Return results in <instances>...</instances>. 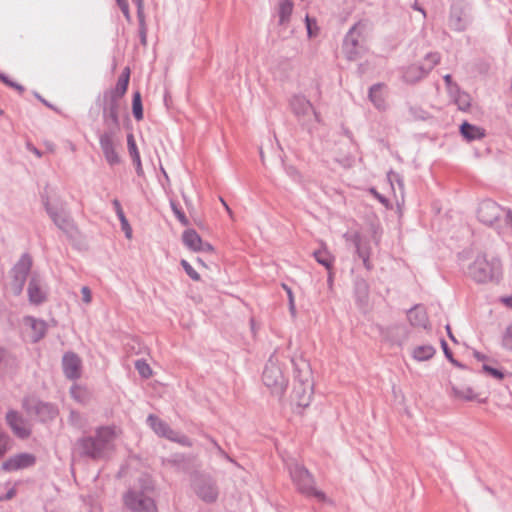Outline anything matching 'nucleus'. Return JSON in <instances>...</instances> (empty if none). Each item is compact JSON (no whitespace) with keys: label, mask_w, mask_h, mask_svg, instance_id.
Masks as SVG:
<instances>
[{"label":"nucleus","mask_w":512,"mask_h":512,"mask_svg":"<svg viewBox=\"0 0 512 512\" xmlns=\"http://www.w3.org/2000/svg\"><path fill=\"white\" fill-rule=\"evenodd\" d=\"M124 506L131 512H158L154 488L147 482H139L123 494Z\"/></svg>","instance_id":"obj_1"},{"label":"nucleus","mask_w":512,"mask_h":512,"mask_svg":"<svg viewBox=\"0 0 512 512\" xmlns=\"http://www.w3.org/2000/svg\"><path fill=\"white\" fill-rule=\"evenodd\" d=\"M120 434L116 427H101L95 438H86L81 442L83 451L93 457L102 458L114 450L113 441Z\"/></svg>","instance_id":"obj_2"},{"label":"nucleus","mask_w":512,"mask_h":512,"mask_svg":"<svg viewBox=\"0 0 512 512\" xmlns=\"http://www.w3.org/2000/svg\"><path fill=\"white\" fill-rule=\"evenodd\" d=\"M468 273L477 282L492 281L501 276V263L497 258L488 260L486 255L477 254L468 267Z\"/></svg>","instance_id":"obj_3"},{"label":"nucleus","mask_w":512,"mask_h":512,"mask_svg":"<svg viewBox=\"0 0 512 512\" xmlns=\"http://www.w3.org/2000/svg\"><path fill=\"white\" fill-rule=\"evenodd\" d=\"M262 379L264 385L273 395L277 397L283 396L287 388L288 381L278 366L274 364L266 366Z\"/></svg>","instance_id":"obj_4"},{"label":"nucleus","mask_w":512,"mask_h":512,"mask_svg":"<svg viewBox=\"0 0 512 512\" xmlns=\"http://www.w3.org/2000/svg\"><path fill=\"white\" fill-rule=\"evenodd\" d=\"M148 422L151 428L158 435L165 437L171 441L181 443L182 445H190V441L186 436L180 435L173 431L165 422L161 421L154 415L148 417Z\"/></svg>","instance_id":"obj_5"},{"label":"nucleus","mask_w":512,"mask_h":512,"mask_svg":"<svg viewBox=\"0 0 512 512\" xmlns=\"http://www.w3.org/2000/svg\"><path fill=\"white\" fill-rule=\"evenodd\" d=\"M184 245L194 252H214L211 244L204 242L200 235L194 229H187L182 234Z\"/></svg>","instance_id":"obj_6"},{"label":"nucleus","mask_w":512,"mask_h":512,"mask_svg":"<svg viewBox=\"0 0 512 512\" xmlns=\"http://www.w3.org/2000/svg\"><path fill=\"white\" fill-rule=\"evenodd\" d=\"M62 368L64 375L68 379H78L81 376L82 360L77 354L67 352L62 358Z\"/></svg>","instance_id":"obj_7"},{"label":"nucleus","mask_w":512,"mask_h":512,"mask_svg":"<svg viewBox=\"0 0 512 512\" xmlns=\"http://www.w3.org/2000/svg\"><path fill=\"white\" fill-rule=\"evenodd\" d=\"M32 261L30 257L23 256L18 264L14 268L15 283L13 285V291L15 294H19L23 288L26 276L31 268Z\"/></svg>","instance_id":"obj_8"},{"label":"nucleus","mask_w":512,"mask_h":512,"mask_svg":"<svg viewBox=\"0 0 512 512\" xmlns=\"http://www.w3.org/2000/svg\"><path fill=\"white\" fill-rule=\"evenodd\" d=\"M99 142L106 161L110 165L118 164L120 162V157L116 150V145L112 135L108 133L101 135Z\"/></svg>","instance_id":"obj_9"},{"label":"nucleus","mask_w":512,"mask_h":512,"mask_svg":"<svg viewBox=\"0 0 512 512\" xmlns=\"http://www.w3.org/2000/svg\"><path fill=\"white\" fill-rule=\"evenodd\" d=\"M193 490L201 500L207 503L214 502L219 494L214 482H193Z\"/></svg>","instance_id":"obj_10"},{"label":"nucleus","mask_w":512,"mask_h":512,"mask_svg":"<svg viewBox=\"0 0 512 512\" xmlns=\"http://www.w3.org/2000/svg\"><path fill=\"white\" fill-rule=\"evenodd\" d=\"M35 463V457L32 454L22 453L9 458L2 464L6 471H17L32 466Z\"/></svg>","instance_id":"obj_11"},{"label":"nucleus","mask_w":512,"mask_h":512,"mask_svg":"<svg viewBox=\"0 0 512 512\" xmlns=\"http://www.w3.org/2000/svg\"><path fill=\"white\" fill-rule=\"evenodd\" d=\"M6 420L13 433L19 438H27L30 435V428L16 412H9Z\"/></svg>","instance_id":"obj_12"},{"label":"nucleus","mask_w":512,"mask_h":512,"mask_svg":"<svg viewBox=\"0 0 512 512\" xmlns=\"http://www.w3.org/2000/svg\"><path fill=\"white\" fill-rule=\"evenodd\" d=\"M313 387L309 382L301 383L300 386H295L293 390V397L296 404L300 407H307L312 399Z\"/></svg>","instance_id":"obj_13"},{"label":"nucleus","mask_w":512,"mask_h":512,"mask_svg":"<svg viewBox=\"0 0 512 512\" xmlns=\"http://www.w3.org/2000/svg\"><path fill=\"white\" fill-rule=\"evenodd\" d=\"M106 105L104 108V119L107 123L117 126L119 123V99L112 98L110 96L105 97Z\"/></svg>","instance_id":"obj_14"},{"label":"nucleus","mask_w":512,"mask_h":512,"mask_svg":"<svg viewBox=\"0 0 512 512\" xmlns=\"http://www.w3.org/2000/svg\"><path fill=\"white\" fill-rule=\"evenodd\" d=\"M129 79H130V69L128 67H126L122 71V74L119 76L115 88L110 93H108L107 96H110L112 98L120 100L125 95V93L127 91Z\"/></svg>","instance_id":"obj_15"},{"label":"nucleus","mask_w":512,"mask_h":512,"mask_svg":"<svg viewBox=\"0 0 512 512\" xmlns=\"http://www.w3.org/2000/svg\"><path fill=\"white\" fill-rule=\"evenodd\" d=\"M453 395L455 398L462 401H476L478 400V392L469 385L459 384L453 386Z\"/></svg>","instance_id":"obj_16"},{"label":"nucleus","mask_w":512,"mask_h":512,"mask_svg":"<svg viewBox=\"0 0 512 512\" xmlns=\"http://www.w3.org/2000/svg\"><path fill=\"white\" fill-rule=\"evenodd\" d=\"M296 489L300 493L305 494V495H307L309 497H315L318 501H325L326 500L325 494L322 491L317 490L312 485V482H306V481L296 482Z\"/></svg>","instance_id":"obj_17"},{"label":"nucleus","mask_w":512,"mask_h":512,"mask_svg":"<svg viewBox=\"0 0 512 512\" xmlns=\"http://www.w3.org/2000/svg\"><path fill=\"white\" fill-rule=\"evenodd\" d=\"M460 131L463 137L468 141L481 139L485 136V130L483 128L471 125L467 122L461 125Z\"/></svg>","instance_id":"obj_18"},{"label":"nucleus","mask_w":512,"mask_h":512,"mask_svg":"<svg viewBox=\"0 0 512 512\" xmlns=\"http://www.w3.org/2000/svg\"><path fill=\"white\" fill-rule=\"evenodd\" d=\"M427 74L428 73L424 70V67L421 65V63L413 64L407 67L405 70L404 79L409 83H414L424 78Z\"/></svg>","instance_id":"obj_19"},{"label":"nucleus","mask_w":512,"mask_h":512,"mask_svg":"<svg viewBox=\"0 0 512 512\" xmlns=\"http://www.w3.org/2000/svg\"><path fill=\"white\" fill-rule=\"evenodd\" d=\"M370 100L373 102L376 108L385 109L386 108V95L384 93L383 86L380 84L374 85L370 89L369 93Z\"/></svg>","instance_id":"obj_20"},{"label":"nucleus","mask_w":512,"mask_h":512,"mask_svg":"<svg viewBox=\"0 0 512 512\" xmlns=\"http://www.w3.org/2000/svg\"><path fill=\"white\" fill-rule=\"evenodd\" d=\"M316 261L323 265L326 269L331 270L334 264V256L330 253L326 245L314 252Z\"/></svg>","instance_id":"obj_21"},{"label":"nucleus","mask_w":512,"mask_h":512,"mask_svg":"<svg viewBox=\"0 0 512 512\" xmlns=\"http://www.w3.org/2000/svg\"><path fill=\"white\" fill-rule=\"evenodd\" d=\"M28 295L30 302L33 304H39L45 300V293L36 279L30 281Z\"/></svg>","instance_id":"obj_22"},{"label":"nucleus","mask_w":512,"mask_h":512,"mask_svg":"<svg viewBox=\"0 0 512 512\" xmlns=\"http://www.w3.org/2000/svg\"><path fill=\"white\" fill-rule=\"evenodd\" d=\"M294 4L292 0H281L278 4L279 23L281 25L289 22Z\"/></svg>","instance_id":"obj_23"},{"label":"nucleus","mask_w":512,"mask_h":512,"mask_svg":"<svg viewBox=\"0 0 512 512\" xmlns=\"http://www.w3.org/2000/svg\"><path fill=\"white\" fill-rule=\"evenodd\" d=\"M435 352L432 345H420L412 350V356L416 361H427L434 356Z\"/></svg>","instance_id":"obj_24"},{"label":"nucleus","mask_w":512,"mask_h":512,"mask_svg":"<svg viewBox=\"0 0 512 512\" xmlns=\"http://www.w3.org/2000/svg\"><path fill=\"white\" fill-rule=\"evenodd\" d=\"M408 320L411 325L416 327H426L428 323V317L425 311L414 308L408 312Z\"/></svg>","instance_id":"obj_25"},{"label":"nucleus","mask_w":512,"mask_h":512,"mask_svg":"<svg viewBox=\"0 0 512 512\" xmlns=\"http://www.w3.org/2000/svg\"><path fill=\"white\" fill-rule=\"evenodd\" d=\"M26 323L31 327V329L34 331V334L32 335V338L34 341H38L40 338H42L46 331V326L43 321L36 320L34 318L28 317L25 319Z\"/></svg>","instance_id":"obj_26"},{"label":"nucleus","mask_w":512,"mask_h":512,"mask_svg":"<svg viewBox=\"0 0 512 512\" xmlns=\"http://www.w3.org/2000/svg\"><path fill=\"white\" fill-rule=\"evenodd\" d=\"M291 105L294 112L299 115L307 114L312 109L311 103L304 97L300 96L294 97L292 99Z\"/></svg>","instance_id":"obj_27"},{"label":"nucleus","mask_w":512,"mask_h":512,"mask_svg":"<svg viewBox=\"0 0 512 512\" xmlns=\"http://www.w3.org/2000/svg\"><path fill=\"white\" fill-rule=\"evenodd\" d=\"M127 146L128 152L133 159V162L137 165L138 168H141V158L140 153L138 151L135 138L133 134H128L127 136Z\"/></svg>","instance_id":"obj_28"},{"label":"nucleus","mask_w":512,"mask_h":512,"mask_svg":"<svg viewBox=\"0 0 512 512\" xmlns=\"http://www.w3.org/2000/svg\"><path fill=\"white\" fill-rule=\"evenodd\" d=\"M492 364L493 363H490L489 365H482L481 372L498 381H502L505 378L504 371L497 366H493Z\"/></svg>","instance_id":"obj_29"},{"label":"nucleus","mask_w":512,"mask_h":512,"mask_svg":"<svg viewBox=\"0 0 512 512\" xmlns=\"http://www.w3.org/2000/svg\"><path fill=\"white\" fill-rule=\"evenodd\" d=\"M439 53H428L420 62L423 65L424 70L429 73L432 69L440 62Z\"/></svg>","instance_id":"obj_30"},{"label":"nucleus","mask_w":512,"mask_h":512,"mask_svg":"<svg viewBox=\"0 0 512 512\" xmlns=\"http://www.w3.org/2000/svg\"><path fill=\"white\" fill-rule=\"evenodd\" d=\"M133 115L137 120L143 119V108L141 102V95L139 92L134 93L132 103Z\"/></svg>","instance_id":"obj_31"},{"label":"nucleus","mask_w":512,"mask_h":512,"mask_svg":"<svg viewBox=\"0 0 512 512\" xmlns=\"http://www.w3.org/2000/svg\"><path fill=\"white\" fill-rule=\"evenodd\" d=\"M307 34L310 38L316 37L319 33V26L317 25V20L315 18H311L308 15L305 17Z\"/></svg>","instance_id":"obj_32"},{"label":"nucleus","mask_w":512,"mask_h":512,"mask_svg":"<svg viewBox=\"0 0 512 512\" xmlns=\"http://www.w3.org/2000/svg\"><path fill=\"white\" fill-rule=\"evenodd\" d=\"M135 367H136L137 371L139 372V374L143 378H149L152 376V369L149 366V364L146 363L145 361H143V360L136 361Z\"/></svg>","instance_id":"obj_33"},{"label":"nucleus","mask_w":512,"mask_h":512,"mask_svg":"<svg viewBox=\"0 0 512 512\" xmlns=\"http://www.w3.org/2000/svg\"><path fill=\"white\" fill-rule=\"evenodd\" d=\"M502 345L505 349L512 351V323L506 328L503 334Z\"/></svg>","instance_id":"obj_34"},{"label":"nucleus","mask_w":512,"mask_h":512,"mask_svg":"<svg viewBox=\"0 0 512 512\" xmlns=\"http://www.w3.org/2000/svg\"><path fill=\"white\" fill-rule=\"evenodd\" d=\"M181 266L192 280H201L199 273H197L196 270L186 260H181Z\"/></svg>","instance_id":"obj_35"},{"label":"nucleus","mask_w":512,"mask_h":512,"mask_svg":"<svg viewBox=\"0 0 512 512\" xmlns=\"http://www.w3.org/2000/svg\"><path fill=\"white\" fill-rule=\"evenodd\" d=\"M356 248H357L358 255L362 258L365 267L367 269H370L371 268V265L369 262L370 252L368 250L362 248L361 243L359 241L356 242Z\"/></svg>","instance_id":"obj_36"},{"label":"nucleus","mask_w":512,"mask_h":512,"mask_svg":"<svg viewBox=\"0 0 512 512\" xmlns=\"http://www.w3.org/2000/svg\"><path fill=\"white\" fill-rule=\"evenodd\" d=\"M291 476L298 480H303L309 477V472L302 466L296 465L291 472Z\"/></svg>","instance_id":"obj_37"},{"label":"nucleus","mask_w":512,"mask_h":512,"mask_svg":"<svg viewBox=\"0 0 512 512\" xmlns=\"http://www.w3.org/2000/svg\"><path fill=\"white\" fill-rule=\"evenodd\" d=\"M456 103L461 110L466 111L470 107V96L466 93L460 94L456 99Z\"/></svg>","instance_id":"obj_38"},{"label":"nucleus","mask_w":512,"mask_h":512,"mask_svg":"<svg viewBox=\"0 0 512 512\" xmlns=\"http://www.w3.org/2000/svg\"><path fill=\"white\" fill-rule=\"evenodd\" d=\"M71 394L78 401H84L87 396V392L85 391V389L77 385L72 387Z\"/></svg>","instance_id":"obj_39"},{"label":"nucleus","mask_w":512,"mask_h":512,"mask_svg":"<svg viewBox=\"0 0 512 512\" xmlns=\"http://www.w3.org/2000/svg\"><path fill=\"white\" fill-rule=\"evenodd\" d=\"M283 288L285 289V291L287 292V295H288V299H289V310L292 314V316H295L296 315V307H295V299H294V295H293V292L292 290L286 286V285H283Z\"/></svg>","instance_id":"obj_40"},{"label":"nucleus","mask_w":512,"mask_h":512,"mask_svg":"<svg viewBox=\"0 0 512 512\" xmlns=\"http://www.w3.org/2000/svg\"><path fill=\"white\" fill-rule=\"evenodd\" d=\"M9 437L0 433V458L6 453L9 448Z\"/></svg>","instance_id":"obj_41"},{"label":"nucleus","mask_w":512,"mask_h":512,"mask_svg":"<svg viewBox=\"0 0 512 512\" xmlns=\"http://www.w3.org/2000/svg\"><path fill=\"white\" fill-rule=\"evenodd\" d=\"M473 356L479 363H481V366L489 365L490 363H496V361L490 359L488 356L477 351L473 353Z\"/></svg>","instance_id":"obj_42"},{"label":"nucleus","mask_w":512,"mask_h":512,"mask_svg":"<svg viewBox=\"0 0 512 512\" xmlns=\"http://www.w3.org/2000/svg\"><path fill=\"white\" fill-rule=\"evenodd\" d=\"M118 6L120 7L121 11L123 12L125 18L128 21H131V15L129 11L128 1L127 0H116Z\"/></svg>","instance_id":"obj_43"},{"label":"nucleus","mask_w":512,"mask_h":512,"mask_svg":"<svg viewBox=\"0 0 512 512\" xmlns=\"http://www.w3.org/2000/svg\"><path fill=\"white\" fill-rule=\"evenodd\" d=\"M133 1L137 6V14H138V19H139V24L143 25V19H145L144 1L143 0H133Z\"/></svg>","instance_id":"obj_44"},{"label":"nucleus","mask_w":512,"mask_h":512,"mask_svg":"<svg viewBox=\"0 0 512 512\" xmlns=\"http://www.w3.org/2000/svg\"><path fill=\"white\" fill-rule=\"evenodd\" d=\"M119 219L121 221L122 229L124 230L126 237L130 239L132 237V228L129 225L128 220L126 219L125 215L119 217Z\"/></svg>","instance_id":"obj_45"},{"label":"nucleus","mask_w":512,"mask_h":512,"mask_svg":"<svg viewBox=\"0 0 512 512\" xmlns=\"http://www.w3.org/2000/svg\"><path fill=\"white\" fill-rule=\"evenodd\" d=\"M410 111L413 113L415 119H427L429 117L428 113L426 111H423L422 109L418 107H412Z\"/></svg>","instance_id":"obj_46"},{"label":"nucleus","mask_w":512,"mask_h":512,"mask_svg":"<svg viewBox=\"0 0 512 512\" xmlns=\"http://www.w3.org/2000/svg\"><path fill=\"white\" fill-rule=\"evenodd\" d=\"M83 302L86 304H90L92 301V294L90 289L87 286L82 287L81 289Z\"/></svg>","instance_id":"obj_47"},{"label":"nucleus","mask_w":512,"mask_h":512,"mask_svg":"<svg viewBox=\"0 0 512 512\" xmlns=\"http://www.w3.org/2000/svg\"><path fill=\"white\" fill-rule=\"evenodd\" d=\"M0 80H2L5 84H7V85H9V86H11V87H13V88L17 89V90H18V91H20V92H23V91H24V88H23L21 85L16 84V83H14V82H11V80H9V79H8L6 76H4V75H1V74H0Z\"/></svg>","instance_id":"obj_48"},{"label":"nucleus","mask_w":512,"mask_h":512,"mask_svg":"<svg viewBox=\"0 0 512 512\" xmlns=\"http://www.w3.org/2000/svg\"><path fill=\"white\" fill-rule=\"evenodd\" d=\"M173 210H174V212H175V214H176V216H177L178 220H179L183 225L187 226V225L189 224V221H188L187 217L185 216V214H184L183 212H181L180 210L176 209V208H174Z\"/></svg>","instance_id":"obj_49"},{"label":"nucleus","mask_w":512,"mask_h":512,"mask_svg":"<svg viewBox=\"0 0 512 512\" xmlns=\"http://www.w3.org/2000/svg\"><path fill=\"white\" fill-rule=\"evenodd\" d=\"M358 25L353 26L347 36V41H351L353 46L357 45V40L353 38V34L356 32Z\"/></svg>","instance_id":"obj_50"},{"label":"nucleus","mask_w":512,"mask_h":512,"mask_svg":"<svg viewBox=\"0 0 512 512\" xmlns=\"http://www.w3.org/2000/svg\"><path fill=\"white\" fill-rule=\"evenodd\" d=\"M15 494H16L15 488L14 487L9 488L5 495L0 496V501L9 500V499L13 498L15 496Z\"/></svg>","instance_id":"obj_51"},{"label":"nucleus","mask_w":512,"mask_h":512,"mask_svg":"<svg viewBox=\"0 0 512 512\" xmlns=\"http://www.w3.org/2000/svg\"><path fill=\"white\" fill-rule=\"evenodd\" d=\"M113 205H114V208L116 210V213H117L118 217L124 216V212H123V209L121 207V204H120V202L117 199H115L113 201Z\"/></svg>","instance_id":"obj_52"},{"label":"nucleus","mask_w":512,"mask_h":512,"mask_svg":"<svg viewBox=\"0 0 512 512\" xmlns=\"http://www.w3.org/2000/svg\"><path fill=\"white\" fill-rule=\"evenodd\" d=\"M140 33H141V40L142 43L145 44L146 42V25H145V19H143V26L140 24Z\"/></svg>","instance_id":"obj_53"},{"label":"nucleus","mask_w":512,"mask_h":512,"mask_svg":"<svg viewBox=\"0 0 512 512\" xmlns=\"http://www.w3.org/2000/svg\"><path fill=\"white\" fill-rule=\"evenodd\" d=\"M441 344H442V348H443V350H444L445 355L447 356V358L451 359L452 354H451V352L449 351V349H448V347H447V343L443 340V341L441 342Z\"/></svg>","instance_id":"obj_54"},{"label":"nucleus","mask_w":512,"mask_h":512,"mask_svg":"<svg viewBox=\"0 0 512 512\" xmlns=\"http://www.w3.org/2000/svg\"><path fill=\"white\" fill-rule=\"evenodd\" d=\"M506 306L512 308V295L509 297L502 298L501 300Z\"/></svg>","instance_id":"obj_55"},{"label":"nucleus","mask_w":512,"mask_h":512,"mask_svg":"<svg viewBox=\"0 0 512 512\" xmlns=\"http://www.w3.org/2000/svg\"><path fill=\"white\" fill-rule=\"evenodd\" d=\"M444 81L447 86H451L452 85V76L450 74L445 75Z\"/></svg>","instance_id":"obj_56"},{"label":"nucleus","mask_w":512,"mask_h":512,"mask_svg":"<svg viewBox=\"0 0 512 512\" xmlns=\"http://www.w3.org/2000/svg\"><path fill=\"white\" fill-rule=\"evenodd\" d=\"M40 409L41 410H47L48 412H50L52 414L55 413V411L51 407H49L48 405H43Z\"/></svg>","instance_id":"obj_57"},{"label":"nucleus","mask_w":512,"mask_h":512,"mask_svg":"<svg viewBox=\"0 0 512 512\" xmlns=\"http://www.w3.org/2000/svg\"><path fill=\"white\" fill-rule=\"evenodd\" d=\"M446 329H447V333H448L449 338H450L452 341H456V340H455V338H454V336H453V334H452V332H451V329H450V326H449V325L446 327Z\"/></svg>","instance_id":"obj_58"},{"label":"nucleus","mask_w":512,"mask_h":512,"mask_svg":"<svg viewBox=\"0 0 512 512\" xmlns=\"http://www.w3.org/2000/svg\"><path fill=\"white\" fill-rule=\"evenodd\" d=\"M221 202L224 205V208L227 210V212L231 213V210H230L229 206L226 204V202L223 199H221Z\"/></svg>","instance_id":"obj_59"},{"label":"nucleus","mask_w":512,"mask_h":512,"mask_svg":"<svg viewBox=\"0 0 512 512\" xmlns=\"http://www.w3.org/2000/svg\"><path fill=\"white\" fill-rule=\"evenodd\" d=\"M221 202L224 205V208L227 210V212L231 213V210H230L229 206L226 204V202L223 199H221Z\"/></svg>","instance_id":"obj_60"},{"label":"nucleus","mask_w":512,"mask_h":512,"mask_svg":"<svg viewBox=\"0 0 512 512\" xmlns=\"http://www.w3.org/2000/svg\"><path fill=\"white\" fill-rule=\"evenodd\" d=\"M197 262H198L201 266H203L204 268H207V265L205 264V262H204L202 259L198 258V259H197Z\"/></svg>","instance_id":"obj_61"},{"label":"nucleus","mask_w":512,"mask_h":512,"mask_svg":"<svg viewBox=\"0 0 512 512\" xmlns=\"http://www.w3.org/2000/svg\"><path fill=\"white\" fill-rule=\"evenodd\" d=\"M417 10H419L422 13V15L425 17V12L421 8H417Z\"/></svg>","instance_id":"obj_62"}]
</instances>
